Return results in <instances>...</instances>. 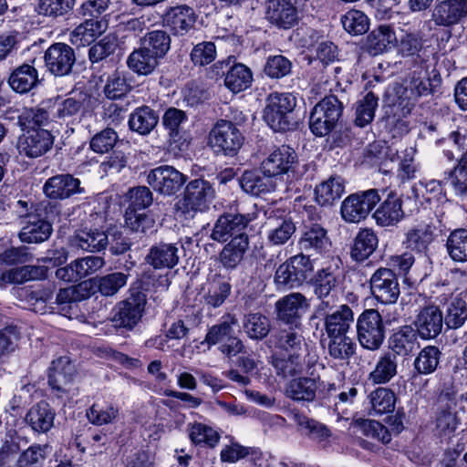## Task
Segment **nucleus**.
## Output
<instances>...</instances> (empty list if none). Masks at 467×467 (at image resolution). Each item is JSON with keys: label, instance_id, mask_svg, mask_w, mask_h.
<instances>
[{"label": "nucleus", "instance_id": "0e129e2a", "mask_svg": "<svg viewBox=\"0 0 467 467\" xmlns=\"http://www.w3.org/2000/svg\"><path fill=\"white\" fill-rule=\"evenodd\" d=\"M378 97L373 92H368L357 102L355 123L358 127H365L369 124L375 116L378 107Z\"/></svg>", "mask_w": 467, "mask_h": 467}, {"label": "nucleus", "instance_id": "09e8293b", "mask_svg": "<svg viewBox=\"0 0 467 467\" xmlns=\"http://www.w3.org/2000/svg\"><path fill=\"white\" fill-rule=\"evenodd\" d=\"M396 36L388 26H379L368 36V48L373 56L381 54L394 46Z\"/></svg>", "mask_w": 467, "mask_h": 467}, {"label": "nucleus", "instance_id": "7c9ffc66", "mask_svg": "<svg viewBox=\"0 0 467 467\" xmlns=\"http://www.w3.org/2000/svg\"><path fill=\"white\" fill-rule=\"evenodd\" d=\"M39 82L37 70L34 66L23 64L16 67L9 76L8 84L17 93H27Z\"/></svg>", "mask_w": 467, "mask_h": 467}, {"label": "nucleus", "instance_id": "4468645a", "mask_svg": "<svg viewBox=\"0 0 467 467\" xmlns=\"http://www.w3.org/2000/svg\"><path fill=\"white\" fill-rule=\"evenodd\" d=\"M297 165V155L294 149L282 145L269 153L263 161L261 169L264 175L271 178L293 172Z\"/></svg>", "mask_w": 467, "mask_h": 467}, {"label": "nucleus", "instance_id": "f257e3e1", "mask_svg": "<svg viewBox=\"0 0 467 467\" xmlns=\"http://www.w3.org/2000/svg\"><path fill=\"white\" fill-rule=\"evenodd\" d=\"M343 111L338 99L330 95L325 97L312 109L309 117L311 131L319 137L329 134L337 126Z\"/></svg>", "mask_w": 467, "mask_h": 467}, {"label": "nucleus", "instance_id": "5701e85b", "mask_svg": "<svg viewBox=\"0 0 467 467\" xmlns=\"http://www.w3.org/2000/svg\"><path fill=\"white\" fill-rule=\"evenodd\" d=\"M213 195L214 191L208 182L196 179L187 184L183 201L187 208L202 211L208 207Z\"/></svg>", "mask_w": 467, "mask_h": 467}, {"label": "nucleus", "instance_id": "39448f33", "mask_svg": "<svg viewBox=\"0 0 467 467\" xmlns=\"http://www.w3.org/2000/svg\"><path fill=\"white\" fill-rule=\"evenodd\" d=\"M296 107V98L289 93H272L266 99L264 119L275 131L290 127L289 114Z\"/></svg>", "mask_w": 467, "mask_h": 467}, {"label": "nucleus", "instance_id": "a19ab883", "mask_svg": "<svg viewBox=\"0 0 467 467\" xmlns=\"http://www.w3.org/2000/svg\"><path fill=\"white\" fill-rule=\"evenodd\" d=\"M253 81L251 69L242 63H234L226 73L224 85L234 93H239L248 88Z\"/></svg>", "mask_w": 467, "mask_h": 467}, {"label": "nucleus", "instance_id": "bf43d9fd", "mask_svg": "<svg viewBox=\"0 0 467 467\" xmlns=\"http://www.w3.org/2000/svg\"><path fill=\"white\" fill-rule=\"evenodd\" d=\"M441 351L435 346L422 348L416 357L413 366L420 374L428 375L434 372L440 363Z\"/></svg>", "mask_w": 467, "mask_h": 467}, {"label": "nucleus", "instance_id": "b1692460", "mask_svg": "<svg viewBox=\"0 0 467 467\" xmlns=\"http://www.w3.org/2000/svg\"><path fill=\"white\" fill-rule=\"evenodd\" d=\"M195 18L193 9L185 5L171 7L162 17L163 24L170 27L173 34L181 36L193 26Z\"/></svg>", "mask_w": 467, "mask_h": 467}, {"label": "nucleus", "instance_id": "603ef678", "mask_svg": "<svg viewBox=\"0 0 467 467\" xmlns=\"http://www.w3.org/2000/svg\"><path fill=\"white\" fill-rule=\"evenodd\" d=\"M237 323L234 316L227 315L220 323L209 328L204 342L210 346L223 344L234 334V327L237 326Z\"/></svg>", "mask_w": 467, "mask_h": 467}, {"label": "nucleus", "instance_id": "f03ea898", "mask_svg": "<svg viewBox=\"0 0 467 467\" xmlns=\"http://www.w3.org/2000/svg\"><path fill=\"white\" fill-rule=\"evenodd\" d=\"M312 285L314 294L320 301L317 312L327 314L339 300L341 295L339 275L331 267L322 268L316 273Z\"/></svg>", "mask_w": 467, "mask_h": 467}, {"label": "nucleus", "instance_id": "a211bd4d", "mask_svg": "<svg viewBox=\"0 0 467 467\" xmlns=\"http://www.w3.org/2000/svg\"><path fill=\"white\" fill-rule=\"evenodd\" d=\"M443 314L439 306L429 304L421 307L415 317L414 330L422 339H433L439 336L443 327Z\"/></svg>", "mask_w": 467, "mask_h": 467}, {"label": "nucleus", "instance_id": "e433bc0d", "mask_svg": "<svg viewBox=\"0 0 467 467\" xmlns=\"http://www.w3.org/2000/svg\"><path fill=\"white\" fill-rule=\"evenodd\" d=\"M55 411L46 401L34 405L26 416V420L36 431L47 432L54 425Z\"/></svg>", "mask_w": 467, "mask_h": 467}, {"label": "nucleus", "instance_id": "13d9d810", "mask_svg": "<svg viewBox=\"0 0 467 467\" xmlns=\"http://www.w3.org/2000/svg\"><path fill=\"white\" fill-rule=\"evenodd\" d=\"M272 365L276 374L282 378L300 374L304 368L303 359L299 353H291L287 358L273 356Z\"/></svg>", "mask_w": 467, "mask_h": 467}, {"label": "nucleus", "instance_id": "cd10ccee", "mask_svg": "<svg viewBox=\"0 0 467 467\" xmlns=\"http://www.w3.org/2000/svg\"><path fill=\"white\" fill-rule=\"evenodd\" d=\"M51 233L52 227L48 222L36 214H28L19 237L22 242L37 244L47 240Z\"/></svg>", "mask_w": 467, "mask_h": 467}, {"label": "nucleus", "instance_id": "de8ad7c7", "mask_svg": "<svg viewBox=\"0 0 467 467\" xmlns=\"http://www.w3.org/2000/svg\"><path fill=\"white\" fill-rule=\"evenodd\" d=\"M416 154L415 147H407L401 150V156L399 155V150L395 148L389 147L386 151V156L391 161H395L400 160V176L402 180H410L415 177L417 167L414 164V157Z\"/></svg>", "mask_w": 467, "mask_h": 467}, {"label": "nucleus", "instance_id": "6e6d98bb", "mask_svg": "<svg viewBox=\"0 0 467 467\" xmlns=\"http://www.w3.org/2000/svg\"><path fill=\"white\" fill-rule=\"evenodd\" d=\"M269 223L271 228L267 232V240L273 245L285 244L296 232L295 223L288 218L275 219Z\"/></svg>", "mask_w": 467, "mask_h": 467}, {"label": "nucleus", "instance_id": "680f3d73", "mask_svg": "<svg viewBox=\"0 0 467 467\" xmlns=\"http://www.w3.org/2000/svg\"><path fill=\"white\" fill-rule=\"evenodd\" d=\"M328 354L334 359L347 360L355 353L356 345L347 335L328 336Z\"/></svg>", "mask_w": 467, "mask_h": 467}, {"label": "nucleus", "instance_id": "49530a36", "mask_svg": "<svg viewBox=\"0 0 467 467\" xmlns=\"http://www.w3.org/2000/svg\"><path fill=\"white\" fill-rule=\"evenodd\" d=\"M159 116L155 110L148 106L136 109L130 116V128L141 134H149L157 125Z\"/></svg>", "mask_w": 467, "mask_h": 467}, {"label": "nucleus", "instance_id": "8fccbe9b", "mask_svg": "<svg viewBox=\"0 0 467 467\" xmlns=\"http://www.w3.org/2000/svg\"><path fill=\"white\" fill-rule=\"evenodd\" d=\"M368 398L371 406L370 413L373 415L389 413L395 409L396 396L389 389L378 388L371 391Z\"/></svg>", "mask_w": 467, "mask_h": 467}, {"label": "nucleus", "instance_id": "0eeeda50", "mask_svg": "<svg viewBox=\"0 0 467 467\" xmlns=\"http://www.w3.org/2000/svg\"><path fill=\"white\" fill-rule=\"evenodd\" d=\"M254 219L251 213H225L215 222L210 237L213 241L224 243L230 238L248 236L245 230Z\"/></svg>", "mask_w": 467, "mask_h": 467}, {"label": "nucleus", "instance_id": "6ab92c4d", "mask_svg": "<svg viewBox=\"0 0 467 467\" xmlns=\"http://www.w3.org/2000/svg\"><path fill=\"white\" fill-rule=\"evenodd\" d=\"M105 261L101 256L88 255L72 261L68 265L56 271V276L65 282H78L91 275L103 267Z\"/></svg>", "mask_w": 467, "mask_h": 467}, {"label": "nucleus", "instance_id": "20e7f679", "mask_svg": "<svg viewBox=\"0 0 467 467\" xmlns=\"http://www.w3.org/2000/svg\"><path fill=\"white\" fill-rule=\"evenodd\" d=\"M357 334L364 348L377 350L380 348L385 337V326L378 310L367 309L361 313L357 321Z\"/></svg>", "mask_w": 467, "mask_h": 467}, {"label": "nucleus", "instance_id": "4be33fe9", "mask_svg": "<svg viewBox=\"0 0 467 467\" xmlns=\"http://www.w3.org/2000/svg\"><path fill=\"white\" fill-rule=\"evenodd\" d=\"M43 191L48 198L55 200L67 199L75 193L82 192L80 181L67 173L47 179Z\"/></svg>", "mask_w": 467, "mask_h": 467}, {"label": "nucleus", "instance_id": "5fc2aeb1", "mask_svg": "<svg viewBox=\"0 0 467 467\" xmlns=\"http://www.w3.org/2000/svg\"><path fill=\"white\" fill-rule=\"evenodd\" d=\"M243 327L247 336L252 339H263L270 332L269 319L261 313H250L244 316Z\"/></svg>", "mask_w": 467, "mask_h": 467}, {"label": "nucleus", "instance_id": "423d86ee", "mask_svg": "<svg viewBox=\"0 0 467 467\" xmlns=\"http://www.w3.org/2000/svg\"><path fill=\"white\" fill-rule=\"evenodd\" d=\"M313 265L306 254L301 253L281 264L275 271V283L282 287H297L307 278Z\"/></svg>", "mask_w": 467, "mask_h": 467}, {"label": "nucleus", "instance_id": "6e6552de", "mask_svg": "<svg viewBox=\"0 0 467 467\" xmlns=\"http://www.w3.org/2000/svg\"><path fill=\"white\" fill-rule=\"evenodd\" d=\"M145 305L146 296L142 292L131 293L115 306L111 318L114 327L132 329L140 321Z\"/></svg>", "mask_w": 467, "mask_h": 467}, {"label": "nucleus", "instance_id": "72a5a7b5", "mask_svg": "<svg viewBox=\"0 0 467 467\" xmlns=\"http://www.w3.org/2000/svg\"><path fill=\"white\" fill-rule=\"evenodd\" d=\"M160 58L150 52L142 45L134 49L127 59V65L130 70L138 75H150L160 63Z\"/></svg>", "mask_w": 467, "mask_h": 467}, {"label": "nucleus", "instance_id": "e2e57ef3", "mask_svg": "<svg viewBox=\"0 0 467 467\" xmlns=\"http://www.w3.org/2000/svg\"><path fill=\"white\" fill-rule=\"evenodd\" d=\"M293 419L305 435L314 441H323L330 436V431L324 424L315 420L308 419L299 413H295Z\"/></svg>", "mask_w": 467, "mask_h": 467}, {"label": "nucleus", "instance_id": "774afa93", "mask_svg": "<svg viewBox=\"0 0 467 467\" xmlns=\"http://www.w3.org/2000/svg\"><path fill=\"white\" fill-rule=\"evenodd\" d=\"M344 29L352 35H362L368 29V16L361 11L350 10L341 18Z\"/></svg>", "mask_w": 467, "mask_h": 467}, {"label": "nucleus", "instance_id": "bb28decb", "mask_svg": "<svg viewBox=\"0 0 467 467\" xmlns=\"http://www.w3.org/2000/svg\"><path fill=\"white\" fill-rule=\"evenodd\" d=\"M398 373V358L393 352H385L377 359L374 368L368 374V380L381 385L389 382Z\"/></svg>", "mask_w": 467, "mask_h": 467}, {"label": "nucleus", "instance_id": "052dcab7", "mask_svg": "<svg viewBox=\"0 0 467 467\" xmlns=\"http://www.w3.org/2000/svg\"><path fill=\"white\" fill-rule=\"evenodd\" d=\"M304 337L299 328L292 326L288 329H282L276 335L275 347L283 351L298 353L302 349Z\"/></svg>", "mask_w": 467, "mask_h": 467}, {"label": "nucleus", "instance_id": "2eb2a0df", "mask_svg": "<svg viewBox=\"0 0 467 467\" xmlns=\"http://www.w3.org/2000/svg\"><path fill=\"white\" fill-rule=\"evenodd\" d=\"M45 66L54 76L68 75L76 62L74 49L65 43H55L45 52Z\"/></svg>", "mask_w": 467, "mask_h": 467}, {"label": "nucleus", "instance_id": "f704fd0d", "mask_svg": "<svg viewBox=\"0 0 467 467\" xmlns=\"http://www.w3.org/2000/svg\"><path fill=\"white\" fill-rule=\"evenodd\" d=\"M467 294H452L447 300L446 315L443 318L445 324L450 328H458L462 327L467 319Z\"/></svg>", "mask_w": 467, "mask_h": 467}, {"label": "nucleus", "instance_id": "69168bd1", "mask_svg": "<svg viewBox=\"0 0 467 467\" xmlns=\"http://www.w3.org/2000/svg\"><path fill=\"white\" fill-rule=\"evenodd\" d=\"M49 119V113L44 108H26L18 116V123L23 129L30 130L47 125Z\"/></svg>", "mask_w": 467, "mask_h": 467}, {"label": "nucleus", "instance_id": "ddd939ff", "mask_svg": "<svg viewBox=\"0 0 467 467\" xmlns=\"http://www.w3.org/2000/svg\"><path fill=\"white\" fill-rule=\"evenodd\" d=\"M54 140L52 133L46 129H30L18 138L16 147L21 155L35 159L49 151Z\"/></svg>", "mask_w": 467, "mask_h": 467}, {"label": "nucleus", "instance_id": "864d4df0", "mask_svg": "<svg viewBox=\"0 0 467 467\" xmlns=\"http://www.w3.org/2000/svg\"><path fill=\"white\" fill-rule=\"evenodd\" d=\"M186 119V114L179 109L170 108L165 111L162 123L169 132L171 144L180 142L183 139L182 124Z\"/></svg>", "mask_w": 467, "mask_h": 467}, {"label": "nucleus", "instance_id": "4d7b16f0", "mask_svg": "<svg viewBox=\"0 0 467 467\" xmlns=\"http://www.w3.org/2000/svg\"><path fill=\"white\" fill-rule=\"evenodd\" d=\"M446 250L455 262H467V230L452 231L446 241Z\"/></svg>", "mask_w": 467, "mask_h": 467}, {"label": "nucleus", "instance_id": "79ce46f5", "mask_svg": "<svg viewBox=\"0 0 467 467\" xmlns=\"http://www.w3.org/2000/svg\"><path fill=\"white\" fill-rule=\"evenodd\" d=\"M46 275L43 266L24 265L3 272L0 281L4 285H20L30 280L41 279Z\"/></svg>", "mask_w": 467, "mask_h": 467}, {"label": "nucleus", "instance_id": "37998d69", "mask_svg": "<svg viewBox=\"0 0 467 467\" xmlns=\"http://www.w3.org/2000/svg\"><path fill=\"white\" fill-rule=\"evenodd\" d=\"M105 31V23L93 18L87 19L70 34V41L78 47L88 46Z\"/></svg>", "mask_w": 467, "mask_h": 467}, {"label": "nucleus", "instance_id": "393cba45", "mask_svg": "<svg viewBox=\"0 0 467 467\" xmlns=\"http://www.w3.org/2000/svg\"><path fill=\"white\" fill-rule=\"evenodd\" d=\"M145 261L154 269L173 268L179 262V248L174 244H156L150 248Z\"/></svg>", "mask_w": 467, "mask_h": 467}, {"label": "nucleus", "instance_id": "338daca9", "mask_svg": "<svg viewBox=\"0 0 467 467\" xmlns=\"http://www.w3.org/2000/svg\"><path fill=\"white\" fill-rule=\"evenodd\" d=\"M125 223L132 232L147 234L153 231L155 220L151 215L145 213H138L132 209H127Z\"/></svg>", "mask_w": 467, "mask_h": 467}, {"label": "nucleus", "instance_id": "ea45409f", "mask_svg": "<svg viewBox=\"0 0 467 467\" xmlns=\"http://www.w3.org/2000/svg\"><path fill=\"white\" fill-rule=\"evenodd\" d=\"M435 228L431 224H419L406 234L407 247L417 253H425L433 242Z\"/></svg>", "mask_w": 467, "mask_h": 467}, {"label": "nucleus", "instance_id": "f3484780", "mask_svg": "<svg viewBox=\"0 0 467 467\" xmlns=\"http://www.w3.org/2000/svg\"><path fill=\"white\" fill-rule=\"evenodd\" d=\"M309 306V301L304 295L291 293L276 302L277 318L287 325L299 328L302 316Z\"/></svg>", "mask_w": 467, "mask_h": 467}, {"label": "nucleus", "instance_id": "dca6fc26", "mask_svg": "<svg viewBox=\"0 0 467 467\" xmlns=\"http://www.w3.org/2000/svg\"><path fill=\"white\" fill-rule=\"evenodd\" d=\"M147 181L154 191L164 195H172L185 183L186 177L172 166L164 165L151 170Z\"/></svg>", "mask_w": 467, "mask_h": 467}, {"label": "nucleus", "instance_id": "aec40b11", "mask_svg": "<svg viewBox=\"0 0 467 467\" xmlns=\"http://www.w3.org/2000/svg\"><path fill=\"white\" fill-rule=\"evenodd\" d=\"M265 17L279 28L293 27L298 20V12L290 0H266Z\"/></svg>", "mask_w": 467, "mask_h": 467}, {"label": "nucleus", "instance_id": "2f4dec72", "mask_svg": "<svg viewBox=\"0 0 467 467\" xmlns=\"http://www.w3.org/2000/svg\"><path fill=\"white\" fill-rule=\"evenodd\" d=\"M418 333L410 326H403L389 338L390 352L399 356H407L418 348Z\"/></svg>", "mask_w": 467, "mask_h": 467}, {"label": "nucleus", "instance_id": "7ed1b4c3", "mask_svg": "<svg viewBox=\"0 0 467 467\" xmlns=\"http://www.w3.org/2000/svg\"><path fill=\"white\" fill-rule=\"evenodd\" d=\"M244 140L243 134L233 122L221 119L211 130L208 145L217 153L234 156L243 146Z\"/></svg>", "mask_w": 467, "mask_h": 467}, {"label": "nucleus", "instance_id": "412c9836", "mask_svg": "<svg viewBox=\"0 0 467 467\" xmlns=\"http://www.w3.org/2000/svg\"><path fill=\"white\" fill-rule=\"evenodd\" d=\"M298 244L303 252L308 254L306 256L310 257L327 252L331 246V241L327 229L318 223H312L305 226Z\"/></svg>", "mask_w": 467, "mask_h": 467}, {"label": "nucleus", "instance_id": "58836bf2", "mask_svg": "<svg viewBox=\"0 0 467 467\" xmlns=\"http://www.w3.org/2000/svg\"><path fill=\"white\" fill-rule=\"evenodd\" d=\"M345 192V181L340 176H331L315 189L316 200L322 205H330Z\"/></svg>", "mask_w": 467, "mask_h": 467}, {"label": "nucleus", "instance_id": "a878e982", "mask_svg": "<svg viewBox=\"0 0 467 467\" xmlns=\"http://www.w3.org/2000/svg\"><path fill=\"white\" fill-rule=\"evenodd\" d=\"M431 91L430 79L427 77L426 72L414 71L412 72L409 79L406 80V86L404 87V99L408 101L404 105L402 110L404 114L410 113L414 100L421 96H427Z\"/></svg>", "mask_w": 467, "mask_h": 467}, {"label": "nucleus", "instance_id": "3c124183", "mask_svg": "<svg viewBox=\"0 0 467 467\" xmlns=\"http://www.w3.org/2000/svg\"><path fill=\"white\" fill-rule=\"evenodd\" d=\"M140 45L161 59L171 48V37L164 30H153L140 38Z\"/></svg>", "mask_w": 467, "mask_h": 467}, {"label": "nucleus", "instance_id": "c03bdc74", "mask_svg": "<svg viewBox=\"0 0 467 467\" xmlns=\"http://www.w3.org/2000/svg\"><path fill=\"white\" fill-rule=\"evenodd\" d=\"M240 184L245 192L255 196L271 192L275 189V183L270 176H260L252 171H245L243 173Z\"/></svg>", "mask_w": 467, "mask_h": 467}, {"label": "nucleus", "instance_id": "9b49d317", "mask_svg": "<svg viewBox=\"0 0 467 467\" xmlns=\"http://www.w3.org/2000/svg\"><path fill=\"white\" fill-rule=\"evenodd\" d=\"M77 371L75 365L67 357H60L52 361L48 373V384L58 397L72 393L76 395L73 384Z\"/></svg>", "mask_w": 467, "mask_h": 467}, {"label": "nucleus", "instance_id": "4c0bfd02", "mask_svg": "<svg viewBox=\"0 0 467 467\" xmlns=\"http://www.w3.org/2000/svg\"><path fill=\"white\" fill-rule=\"evenodd\" d=\"M71 243L73 246L83 251H101L108 245V236L105 232L98 229L79 230L73 236Z\"/></svg>", "mask_w": 467, "mask_h": 467}, {"label": "nucleus", "instance_id": "c85d7f7f", "mask_svg": "<svg viewBox=\"0 0 467 467\" xmlns=\"http://www.w3.org/2000/svg\"><path fill=\"white\" fill-rule=\"evenodd\" d=\"M354 321L353 311L348 305H341L337 310L327 314L324 326L327 336L347 335Z\"/></svg>", "mask_w": 467, "mask_h": 467}, {"label": "nucleus", "instance_id": "9d476101", "mask_svg": "<svg viewBox=\"0 0 467 467\" xmlns=\"http://www.w3.org/2000/svg\"><path fill=\"white\" fill-rule=\"evenodd\" d=\"M379 201L378 190L375 189L351 194L341 204L342 218L348 223H358L368 216Z\"/></svg>", "mask_w": 467, "mask_h": 467}, {"label": "nucleus", "instance_id": "a18cd8bd", "mask_svg": "<svg viewBox=\"0 0 467 467\" xmlns=\"http://www.w3.org/2000/svg\"><path fill=\"white\" fill-rule=\"evenodd\" d=\"M378 237L371 229H361L354 240L351 257L357 262H362L373 254L378 246Z\"/></svg>", "mask_w": 467, "mask_h": 467}, {"label": "nucleus", "instance_id": "1a4fd4ad", "mask_svg": "<svg viewBox=\"0 0 467 467\" xmlns=\"http://www.w3.org/2000/svg\"><path fill=\"white\" fill-rule=\"evenodd\" d=\"M369 285L371 294L377 301L384 305L397 302L400 287L398 275L390 268L377 269L370 276Z\"/></svg>", "mask_w": 467, "mask_h": 467}, {"label": "nucleus", "instance_id": "c9c22d12", "mask_svg": "<svg viewBox=\"0 0 467 467\" xmlns=\"http://www.w3.org/2000/svg\"><path fill=\"white\" fill-rule=\"evenodd\" d=\"M248 247V236H240L231 239L219 254V259L223 266L226 269H234L244 259Z\"/></svg>", "mask_w": 467, "mask_h": 467}, {"label": "nucleus", "instance_id": "c756f323", "mask_svg": "<svg viewBox=\"0 0 467 467\" xmlns=\"http://www.w3.org/2000/svg\"><path fill=\"white\" fill-rule=\"evenodd\" d=\"M403 216L402 201L399 196L392 193L388 196L373 214L377 223L381 226L396 224Z\"/></svg>", "mask_w": 467, "mask_h": 467}, {"label": "nucleus", "instance_id": "473e14b6", "mask_svg": "<svg viewBox=\"0 0 467 467\" xmlns=\"http://www.w3.org/2000/svg\"><path fill=\"white\" fill-rule=\"evenodd\" d=\"M318 385L315 379L308 377H299L290 380L285 389L287 398L296 401H313Z\"/></svg>", "mask_w": 467, "mask_h": 467}, {"label": "nucleus", "instance_id": "f8f14e48", "mask_svg": "<svg viewBox=\"0 0 467 467\" xmlns=\"http://www.w3.org/2000/svg\"><path fill=\"white\" fill-rule=\"evenodd\" d=\"M467 17V0H436L430 22L434 26L450 28Z\"/></svg>", "mask_w": 467, "mask_h": 467}]
</instances>
